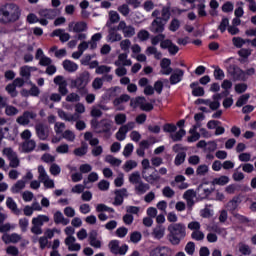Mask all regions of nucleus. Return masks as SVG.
<instances>
[{
    "label": "nucleus",
    "instance_id": "1",
    "mask_svg": "<svg viewBox=\"0 0 256 256\" xmlns=\"http://www.w3.org/2000/svg\"><path fill=\"white\" fill-rule=\"evenodd\" d=\"M21 19V8L17 4H5L0 6V23H15Z\"/></svg>",
    "mask_w": 256,
    "mask_h": 256
},
{
    "label": "nucleus",
    "instance_id": "2",
    "mask_svg": "<svg viewBox=\"0 0 256 256\" xmlns=\"http://www.w3.org/2000/svg\"><path fill=\"white\" fill-rule=\"evenodd\" d=\"M167 230L169 232L168 241L171 245H180L181 241L187 237V226L183 223H172Z\"/></svg>",
    "mask_w": 256,
    "mask_h": 256
},
{
    "label": "nucleus",
    "instance_id": "3",
    "mask_svg": "<svg viewBox=\"0 0 256 256\" xmlns=\"http://www.w3.org/2000/svg\"><path fill=\"white\" fill-rule=\"evenodd\" d=\"M73 87L77 89V93L81 95V97H85L89 90L87 89V85H89V72H83L72 81Z\"/></svg>",
    "mask_w": 256,
    "mask_h": 256
},
{
    "label": "nucleus",
    "instance_id": "4",
    "mask_svg": "<svg viewBox=\"0 0 256 256\" xmlns=\"http://www.w3.org/2000/svg\"><path fill=\"white\" fill-rule=\"evenodd\" d=\"M146 99L143 96H138L135 99H132L130 101V107H133L134 109H137V107H140L141 111H146V113H149L153 111L154 106L152 103H145Z\"/></svg>",
    "mask_w": 256,
    "mask_h": 256
},
{
    "label": "nucleus",
    "instance_id": "5",
    "mask_svg": "<svg viewBox=\"0 0 256 256\" xmlns=\"http://www.w3.org/2000/svg\"><path fill=\"white\" fill-rule=\"evenodd\" d=\"M228 73L231 75L233 81H247L245 71L235 64L228 67Z\"/></svg>",
    "mask_w": 256,
    "mask_h": 256
},
{
    "label": "nucleus",
    "instance_id": "6",
    "mask_svg": "<svg viewBox=\"0 0 256 256\" xmlns=\"http://www.w3.org/2000/svg\"><path fill=\"white\" fill-rule=\"evenodd\" d=\"M142 177L148 185H152L153 187H156V189H161V183L159 182L161 176L157 174V169H154V172L150 175H147V171H142Z\"/></svg>",
    "mask_w": 256,
    "mask_h": 256
},
{
    "label": "nucleus",
    "instance_id": "7",
    "mask_svg": "<svg viewBox=\"0 0 256 256\" xmlns=\"http://www.w3.org/2000/svg\"><path fill=\"white\" fill-rule=\"evenodd\" d=\"M109 249L113 255H125L129 251V246L127 244L119 246V240H112L109 243Z\"/></svg>",
    "mask_w": 256,
    "mask_h": 256
},
{
    "label": "nucleus",
    "instance_id": "8",
    "mask_svg": "<svg viewBox=\"0 0 256 256\" xmlns=\"http://www.w3.org/2000/svg\"><path fill=\"white\" fill-rule=\"evenodd\" d=\"M149 256H173V249L169 246L158 245L150 250Z\"/></svg>",
    "mask_w": 256,
    "mask_h": 256
},
{
    "label": "nucleus",
    "instance_id": "9",
    "mask_svg": "<svg viewBox=\"0 0 256 256\" xmlns=\"http://www.w3.org/2000/svg\"><path fill=\"white\" fill-rule=\"evenodd\" d=\"M205 185H208L207 182L200 184L196 189V197L200 201H203L204 199H208L209 195L215 191L214 188H207Z\"/></svg>",
    "mask_w": 256,
    "mask_h": 256
},
{
    "label": "nucleus",
    "instance_id": "10",
    "mask_svg": "<svg viewBox=\"0 0 256 256\" xmlns=\"http://www.w3.org/2000/svg\"><path fill=\"white\" fill-rule=\"evenodd\" d=\"M165 25H167V23L161 20V17H156L150 25V31L155 34H163Z\"/></svg>",
    "mask_w": 256,
    "mask_h": 256
},
{
    "label": "nucleus",
    "instance_id": "11",
    "mask_svg": "<svg viewBox=\"0 0 256 256\" xmlns=\"http://www.w3.org/2000/svg\"><path fill=\"white\" fill-rule=\"evenodd\" d=\"M89 45H90V49H96L97 48V33H95L90 41H82L79 45H78V50L81 51V53H85V51H87V49H89Z\"/></svg>",
    "mask_w": 256,
    "mask_h": 256
},
{
    "label": "nucleus",
    "instance_id": "12",
    "mask_svg": "<svg viewBox=\"0 0 256 256\" xmlns=\"http://www.w3.org/2000/svg\"><path fill=\"white\" fill-rule=\"evenodd\" d=\"M30 119H37V113L25 111L23 115L17 118L16 121L19 125L26 126L29 125V123H31Z\"/></svg>",
    "mask_w": 256,
    "mask_h": 256
},
{
    "label": "nucleus",
    "instance_id": "13",
    "mask_svg": "<svg viewBox=\"0 0 256 256\" xmlns=\"http://www.w3.org/2000/svg\"><path fill=\"white\" fill-rule=\"evenodd\" d=\"M114 195L113 205H115V207H121V205H123L124 197H128L126 188L116 189Z\"/></svg>",
    "mask_w": 256,
    "mask_h": 256
},
{
    "label": "nucleus",
    "instance_id": "14",
    "mask_svg": "<svg viewBox=\"0 0 256 256\" xmlns=\"http://www.w3.org/2000/svg\"><path fill=\"white\" fill-rule=\"evenodd\" d=\"M98 126V133H104L105 139H111V135H113V132H111L112 126L111 122H101L97 124Z\"/></svg>",
    "mask_w": 256,
    "mask_h": 256
},
{
    "label": "nucleus",
    "instance_id": "15",
    "mask_svg": "<svg viewBox=\"0 0 256 256\" xmlns=\"http://www.w3.org/2000/svg\"><path fill=\"white\" fill-rule=\"evenodd\" d=\"M185 75V71L180 68H176L174 73L170 75L169 81L170 85H177V83H181L183 81V77Z\"/></svg>",
    "mask_w": 256,
    "mask_h": 256
},
{
    "label": "nucleus",
    "instance_id": "16",
    "mask_svg": "<svg viewBox=\"0 0 256 256\" xmlns=\"http://www.w3.org/2000/svg\"><path fill=\"white\" fill-rule=\"evenodd\" d=\"M69 31H73L74 33H83V31H87V23L80 22H71L69 25Z\"/></svg>",
    "mask_w": 256,
    "mask_h": 256
},
{
    "label": "nucleus",
    "instance_id": "17",
    "mask_svg": "<svg viewBox=\"0 0 256 256\" xmlns=\"http://www.w3.org/2000/svg\"><path fill=\"white\" fill-rule=\"evenodd\" d=\"M106 39L108 43H117L118 41H121L123 37L117 32V29L111 27L108 30V35Z\"/></svg>",
    "mask_w": 256,
    "mask_h": 256
},
{
    "label": "nucleus",
    "instance_id": "18",
    "mask_svg": "<svg viewBox=\"0 0 256 256\" xmlns=\"http://www.w3.org/2000/svg\"><path fill=\"white\" fill-rule=\"evenodd\" d=\"M40 17H44L45 19H50L53 20L57 15H59V10L54 8V9H41L39 11Z\"/></svg>",
    "mask_w": 256,
    "mask_h": 256
},
{
    "label": "nucleus",
    "instance_id": "19",
    "mask_svg": "<svg viewBox=\"0 0 256 256\" xmlns=\"http://www.w3.org/2000/svg\"><path fill=\"white\" fill-rule=\"evenodd\" d=\"M36 134L40 141H47L49 137V133L47 132V126L43 124H37L36 127Z\"/></svg>",
    "mask_w": 256,
    "mask_h": 256
},
{
    "label": "nucleus",
    "instance_id": "20",
    "mask_svg": "<svg viewBox=\"0 0 256 256\" xmlns=\"http://www.w3.org/2000/svg\"><path fill=\"white\" fill-rule=\"evenodd\" d=\"M190 89H192L193 97H203L205 95V89L199 86V82H192L190 84Z\"/></svg>",
    "mask_w": 256,
    "mask_h": 256
},
{
    "label": "nucleus",
    "instance_id": "21",
    "mask_svg": "<svg viewBox=\"0 0 256 256\" xmlns=\"http://www.w3.org/2000/svg\"><path fill=\"white\" fill-rule=\"evenodd\" d=\"M62 65H63V69L65 71H67L68 73H75V71H77V69H79V65H77V63H75L69 59L64 60Z\"/></svg>",
    "mask_w": 256,
    "mask_h": 256
},
{
    "label": "nucleus",
    "instance_id": "22",
    "mask_svg": "<svg viewBox=\"0 0 256 256\" xmlns=\"http://www.w3.org/2000/svg\"><path fill=\"white\" fill-rule=\"evenodd\" d=\"M161 21L164 23H168L169 19H171V3H168L167 6H164L161 10Z\"/></svg>",
    "mask_w": 256,
    "mask_h": 256
},
{
    "label": "nucleus",
    "instance_id": "23",
    "mask_svg": "<svg viewBox=\"0 0 256 256\" xmlns=\"http://www.w3.org/2000/svg\"><path fill=\"white\" fill-rule=\"evenodd\" d=\"M149 189H151V186L143 181H140L138 185L135 186L137 195H145Z\"/></svg>",
    "mask_w": 256,
    "mask_h": 256
},
{
    "label": "nucleus",
    "instance_id": "24",
    "mask_svg": "<svg viewBox=\"0 0 256 256\" xmlns=\"http://www.w3.org/2000/svg\"><path fill=\"white\" fill-rule=\"evenodd\" d=\"M37 147V143L35 140H26L22 144V149L24 153H31L32 151H35V148Z\"/></svg>",
    "mask_w": 256,
    "mask_h": 256
},
{
    "label": "nucleus",
    "instance_id": "25",
    "mask_svg": "<svg viewBox=\"0 0 256 256\" xmlns=\"http://www.w3.org/2000/svg\"><path fill=\"white\" fill-rule=\"evenodd\" d=\"M185 135H187V131H185L183 128H180L176 133L170 134V139H172L174 143H177L179 141H183Z\"/></svg>",
    "mask_w": 256,
    "mask_h": 256
},
{
    "label": "nucleus",
    "instance_id": "26",
    "mask_svg": "<svg viewBox=\"0 0 256 256\" xmlns=\"http://www.w3.org/2000/svg\"><path fill=\"white\" fill-rule=\"evenodd\" d=\"M25 180H18L10 189L11 193L17 195V193H21L23 188L25 187Z\"/></svg>",
    "mask_w": 256,
    "mask_h": 256
},
{
    "label": "nucleus",
    "instance_id": "27",
    "mask_svg": "<svg viewBox=\"0 0 256 256\" xmlns=\"http://www.w3.org/2000/svg\"><path fill=\"white\" fill-rule=\"evenodd\" d=\"M88 147L89 145L86 142H82L81 147L74 150V155H76V157H83V155H87Z\"/></svg>",
    "mask_w": 256,
    "mask_h": 256
},
{
    "label": "nucleus",
    "instance_id": "28",
    "mask_svg": "<svg viewBox=\"0 0 256 256\" xmlns=\"http://www.w3.org/2000/svg\"><path fill=\"white\" fill-rule=\"evenodd\" d=\"M58 117L60 119H63V121H76L77 118H75L74 115L69 114L67 112H65V110L59 109L58 110Z\"/></svg>",
    "mask_w": 256,
    "mask_h": 256
},
{
    "label": "nucleus",
    "instance_id": "29",
    "mask_svg": "<svg viewBox=\"0 0 256 256\" xmlns=\"http://www.w3.org/2000/svg\"><path fill=\"white\" fill-rule=\"evenodd\" d=\"M239 203H241V198H239V196L233 197L227 205L229 211H235L237 207H239Z\"/></svg>",
    "mask_w": 256,
    "mask_h": 256
},
{
    "label": "nucleus",
    "instance_id": "30",
    "mask_svg": "<svg viewBox=\"0 0 256 256\" xmlns=\"http://www.w3.org/2000/svg\"><path fill=\"white\" fill-rule=\"evenodd\" d=\"M187 157V153L186 152H178V154L175 157L174 160V165H176V167H179V165H183L185 163V159Z\"/></svg>",
    "mask_w": 256,
    "mask_h": 256
},
{
    "label": "nucleus",
    "instance_id": "31",
    "mask_svg": "<svg viewBox=\"0 0 256 256\" xmlns=\"http://www.w3.org/2000/svg\"><path fill=\"white\" fill-rule=\"evenodd\" d=\"M239 253L243 256H249L253 251L251 250V247L245 243L239 244Z\"/></svg>",
    "mask_w": 256,
    "mask_h": 256
},
{
    "label": "nucleus",
    "instance_id": "32",
    "mask_svg": "<svg viewBox=\"0 0 256 256\" xmlns=\"http://www.w3.org/2000/svg\"><path fill=\"white\" fill-rule=\"evenodd\" d=\"M227 183H229V178L228 176H220L219 178H214L212 180V185H220V186H224L227 185Z\"/></svg>",
    "mask_w": 256,
    "mask_h": 256
},
{
    "label": "nucleus",
    "instance_id": "33",
    "mask_svg": "<svg viewBox=\"0 0 256 256\" xmlns=\"http://www.w3.org/2000/svg\"><path fill=\"white\" fill-rule=\"evenodd\" d=\"M7 93L12 97L15 98L17 95H19V92H17V87L14 83H10L6 86Z\"/></svg>",
    "mask_w": 256,
    "mask_h": 256
},
{
    "label": "nucleus",
    "instance_id": "34",
    "mask_svg": "<svg viewBox=\"0 0 256 256\" xmlns=\"http://www.w3.org/2000/svg\"><path fill=\"white\" fill-rule=\"evenodd\" d=\"M129 182L132 183V185H138L139 183H141V174L137 171L133 172L129 176Z\"/></svg>",
    "mask_w": 256,
    "mask_h": 256
},
{
    "label": "nucleus",
    "instance_id": "35",
    "mask_svg": "<svg viewBox=\"0 0 256 256\" xmlns=\"http://www.w3.org/2000/svg\"><path fill=\"white\" fill-rule=\"evenodd\" d=\"M97 212L98 213H115V209L105 205V204H97Z\"/></svg>",
    "mask_w": 256,
    "mask_h": 256
},
{
    "label": "nucleus",
    "instance_id": "36",
    "mask_svg": "<svg viewBox=\"0 0 256 256\" xmlns=\"http://www.w3.org/2000/svg\"><path fill=\"white\" fill-rule=\"evenodd\" d=\"M31 66H22L20 68V75L21 77H24L25 79L31 78Z\"/></svg>",
    "mask_w": 256,
    "mask_h": 256
},
{
    "label": "nucleus",
    "instance_id": "37",
    "mask_svg": "<svg viewBox=\"0 0 256 256\" xmlns=\"http://www.w3.org/2000/svg\"><path fill=\"white\" fill-rule=\"evenodd\" d=\"M126 137H127V130L125 129V127L121 126L116 133V139L117 141H125Z\"/></svg>",
    "mask_w": 256,
    "mask_h": 256
},
{
    "label": "nucleus",
    "instance_id": "38",
    "mask_svg": "<svg viewBox=\"0 0 256 256\" xmlns=\"http://www.w3.org/2000/svg\"><path fill=\"white\" fill-rule=\"evenodd\" d=\"M214 77L216 81H223L225 79V72L219 66H217L214 70Z\"/></svg>",
    "mask_w": 256,
    "mask_h": 256
},
{
    "label": "nucleus",
    "instance_id": "39",
    "mask_svg": "<svg viewBox=\"0 0 256 256\" xmlns=\"http://www.w3.org/2000/svg\"><path fill=\"white\" fill-rule=\"evenodd\" d=\"M164 133H176L177 132V125L173 123H166L163 125Z\"/></svg>",
    "mask_w": 256,
    "mask_h": 256
},
{
    "label": "nucleus",
    "instance_id": "40",
    "mask_svg": "<svg viewBox=\"0 0 256 256\" xmlns=\"http://www.w3.org/2000/svg\"><path fill=\"white\" fill-rule=\"evenodd\" d=\"M181 27V22L179 19L174 18L171 20L170 25H169V31H172V33H175Z\"/></svg>",
    "mask_w": 256,
    "mask_h": 256
},
{
    "label": "nucleus",
    "instance_id": "41",
    "mask_svg": "<svg viewBox=\"0 0 256 256\" xmlns=\"http://www.w3.org/2000/svg\"><path fill=\"white\" fill-rule=\"evenodd\" d=\"M249 94H243L236 101V107H243V105H247V101H249Z\"/></svg>",
    "mask_w": 256,
    "mask_h": 256
},
{
    "label": "nucleus",
    "instance_id": "42",
    "mask_svg": "<svg viewBox=\"0 0 256 256\" xmlns=\"http://www.w3.org/2000/svg\"><path fill=\"white\" fill-rule=\"evenodd\" d=\"M162 194L164 197L171 199V198L175 197V190L171 189V187H169V186H165L162 190Z\"/></svg>",
    "mask_w": 256,
    "mask_h": 256
},
{
    "label": "nucleus",
    "instance_id": "43",
    "mask_svg": "<svg viewBox=\"0 0 256 256\" xmlns=\"http://www.w3.org/2000/svg\"><path fill=\"white\" fill-rule=\"evenodd\" d=\"M207 173H209V166L206 164H202L196 169V175H199L200 177L207 175Z\"/></svg>",
    "mask_w": 256,
    "mask_h": 256
},
{
    "label": "nucleus",
    "instance_id": "44",
    "mask_svg": "<svg viewBox=\"0 0 256 256\" xmlns=\"http://www.w3.org/2000/svg\"><path fill=\"white\" fill-rule=\"evenodd\" d=\"M227 27H229V18L224 17L222 18L218 29L221 33H225V31H227Z\"/></svg>",
    "mask_w": 256,
    "mask_h": 256
},
{
    "label": "nucleus",
    "instance_id": "45",
    "mask_svg": "<svg viewBox=\"0 0 256 256\" xmlns=\"http://www.w3.org/2000/svg\"><path fill=\"white\" fill-rule=\"evenodd\" d=\"M135 167H137V162L134 160H128L124 164V171L129 173V171H132V169H135Z\"/></svg>",
    "mask_w": 256,
    "mask_h": 256
},
{
    "label": "nucleus",
    "instance_id": "46",
    "mask_svg": "<svg viewBox=\"0 0 256 256\" xmlns=\"http://www.w3.org/2000/svg\"><path fill=\"white\" fill-rule=\"evenodd\" d=\"M90 245L97 249V230H93L89 234Z\"/></svg>",
    "mask_w": 256,
    "mask_h": 256
},
{
    "label": "nucleus",
    "instance_id": "47",
    "mask_svg": "<svg viewBox=\"0 0 256 256\" xmlns=\"http://www.w3.org/2000/svg\"><path fill=\"white\" fill-rule=\"evenodd\" d=\"M191 238L195 241H203L205 239V234L202 231L195 230L192 232Z\"/></svg>",
    "mask_w": 256,
    "mask_h": 256
},
{
    "label": "nucleus",
    "instance_id": "48",
    "mask_svg": "<svg viewBox=\"0 0 256 256\" xmlns=\"http://www.w3.org/2000/svg\"><path fill=\"white\" fill-rule=\"evenodd\" d=\"M5 107H6L5 114L8 117H13V115H17V113H19V110L15 106H7L6 105Z\"/></svg>",
    "mask_w": 256,
    "mask_h": 256
},
{
    "label": "nucleus",
    "instance_id": "49",
    "mask_svg": "<svg viewBox=\"0 0 256 256\" xmlns=\"http://www.w3.org/2000/svg\"><path fill=\"white\" fill-rule=\"evenodd\" d=\"M133 149H135V146H133V143L126 144L123 150L124 157H131V154L133 153Z\"/></svg>",
    "mask_w": 256,
    "mask_h": 256
},
{
    "label": "nucleus",
    "instance_id": "50",
    "mask_svg": "<svg viewBox=\"0 0 256 256\" xmlns=\"http://www.w3.org/2000/svg\"><path fill=\"white\" fill-rule=\"evenodd\" d=\"M38 173H39V181H45L49 179L47 172L45 171V167L43 165L38 166Z\"/></svg>",
    "mask_w": 256,
    "mask_h": 256
},
{
    "label": "nucleus",
    "instance_id": "51",
    "mask_svg": "<svg viewBox=\"0 0 256 256\" xmlns=\"http://www.w3.org/2000/svg\"><path fill=\"white\" fill-rule=\"evenodd\" d=\"M127 122V115L120 113L115 116L116 125H123Z\"/></svg>",
    "mask_w": 256,
    "mask_h": 256
},
{
    "label": "nucleus",
    "instance_id": "52",
    "mask_svg": "<svg viewBox=\"0 0 256 256\" xmlns=\"http://www.w3.org/2000/svg\"><path fill=\"white\" fill-rule=\"evenodd\" d=\"M232 43L234 47H237V49H241L245 45V40L241 37H234L232 39Z\"/></svg>",
    "mask_w": 256,
    "mask_h": 256
},
{
    "label": "nucleus",
    "instance_id": "53",
    "mask_svg": "<svg viewBox=\"0 0 256 256\" xmlns=\"http://www.w3.org/2000/svg\"><path fill=\"white\" fill-rule=\"evenodd\" d=\"M142 237L143 236L141 235V232L135 231V232L131 233L130 241L132 243H139V241H141Z\"/></svg>",
    "mask_w": 256,
    "mask_h": 256
},
{
    "label": "nucleus",
    "instance_id": "54",
    "mask_svg": "<svg viewBox=\"0 0 256 256\" xmlns=\"http://www.w3.org/2000/svg\"><path fill=\"white\" fill-rule=\"evenodd\" d=\"M51 63H53V60L47 56H43L39 60V65H41V67H49Z\"/></svg>",
    "mask_w": 256,
    "mask_h": 256
},
{
    "label": "nucleus",
    "instance_id": "55",
    "mask_svg": "<svg viewBox=\"0 0 256 256\" xmlns=\"http://www.w3.org/2000/svg\"><path fill=\"white\" fill-rule=\"evenodd\" d=\"M124 37L131 38L133 35H135V27L129 25L126 26V29L123 31Z\"/></svg>",
    "mask_w": 256,
    "mask_h": 256
},
{
    "label": "nucleus",
    "instance_id": "56",
    "mask_svg": "<svg viewBox=\"0 0 256 256\" xmlns=\"http://www.w3.org/2000/svg\"><path fill=\"white\" fill-rule=\"evenodd\" d=\"M163 39H165V34H157L151 38V44L154 46L159 45V43H162Z\"/></svg>",
    "mask_w": 256,
    "mask_h": 256
},
{
    "label": "nucleus",
    "instance_id": "57",
    "mask_svg": "<svg viewBox=\"0 0 256 256\" xmlns=\"http://www.w3.org/2000/svg\"><path fill=\"white\" fill-rule=\"evenodd\" d=\"M63 139L67 141H75V133L71 130H65L62 134Z\"/></svg>",
    "mask_w": 256,
    "mask_h": 256
},
{
    "label": "nucleus",
    "instance_id": "58",
    "mask_svg": "<svg viewBox=\"0 0 256 256\" xmlns=\"http://www.w3.org/2000/svg\"><path fill=\"white\" fill-rule=\"evenodd\" d=\"M91 115L93 117V120L91 121V125L93 129H97V106H93L91 110Z\"/></svg>",
    "mask_w": 256,
    "mask_h": 256
},
{
    "label": "nucleus",
    "instance_id": "59",
    "mask_svg": "<svg viewBox=\"0 0 256 256\" xmlns=\"http://www.w3.org/2000/svg\"><path fill=\"white\" fill-rule=\"evenodd\" d=\"M127 233H129V229H127V228L124 227V226L119 227V228L116 230V235H117L120 239H123V237H126V236H127Z\"/></svg>",
    "mask_w": 256,
    "mask_h": 256
},
{
    "label": "nucleus",
    "instance_id": "60",
    "mask_svg": "<svg viewBox=\"0 0 256 256\" xmlns=\"http://www.w3.org/2000/svg\"><path fill=\"white\" fill-rule=\"evenodd\" d=\"M106 161L110 163V165H113L114 167H119V165H121V160L113 156H107Z\"/></svg>",
    "mask_w": 256,
    "mask_h": 256
},
{
    "label": "nucleus",
    "instance_id": "61",
    "mask_svg": "<svg viewBox=\"0 0 256 256\" xmlns=\"http://www.w3.org/2000/svg\"><path fill=\"white\" fill-rule=\"evenodd\" d=\"M247 84L245 83H239L235 85V91L241 95L242 93H245V91H247Z\"/></svg>",
    "mask_w": 256,
    "mask_h": 256
},
{
    "label": "nucleus",
    "instance_id": "62",
    "mask_svg": "<svg viewBox=\"0 0 256 256\" xmlns=\"http://www.w3.org/2000/svg\"><path fill=\"white\" fill-rule=\"evenodd\" d=\"M149 31L147 30H140L137 34L138 39H140V41H147V39H149Z\"/></svg>",
    "mask_w": 256,
    "mask_h": 256
},
{
    "label": "nucleus",
    "instance_id": "63",
    "mask_svg": "<svg viewBox=\"0 0 256 256\" xmlns=\"http://www.w3.org/2000/svg\"><path fill=\"white\" fill-rule=\"evenodd\" d=\"M41 159L44 163H55V156L49 153H45L44 155H42Z\"/></svg>",
    "mask_w": 256,
    "mask_h": 256
},
{
    "label": "nucleus",
    "instance_id": "64",
    "mask_svg": "<svg viewBox=\"0 0 256 256\" xmlns=\"http://www.w3.org/2000/svg\"><path fill=\"white\" fill-rule=\"evenodd\" d=\"M185 251L188 255H193V253H195V243L188 242L185 246Z\"/></svg>",
    "mask_w": 256,
    "mask_h": 256
}]
</instances>
